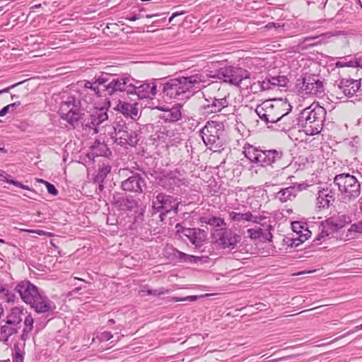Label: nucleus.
<instances>
[{"mask_svg": "<svg viewBox=\"0 0 362 362\" xmlns=\"http://www.w3.org/2000/svg\"><path fill=\"white\" fill-rule=\"evenodd\" d=\"M335 191L327 187L318 191L317 206L319 209L328 208L335 201Z\"/></svg>", "mask_w": 362, "mask_h": 362, "instance_id": "nucleus-19", "label": "nucleus"}, {"mask_svg": "<svg viewBox=\"0 0 362 362\" xmlns=\"http://www.w3.org/2000/svg\"><path fill=\"white\" fill-rule=\"evenodd\" d=\"M113 204L119 211H131L137 206L138 202L132 197H122L117 199L115 198Z\"/></svg>", "mask_w": 362, "mask_h": 362, "instance_id": "nucleus-28", "label": "nucleus"}, {"mask_svg": "<svg viewBox=\"0 0 362 362\" xmlns=\"http://www.w3.org/2000/svg\"><path fill=\"white\" fill-rule=\"evenodd\" d=\"M74 99L73 98H69L66 101L63 102L60 107L62 112L66 111V107L69 108L70 107H72L74 108H76L74 105Z\"/></svg>", "mask_w": 362, "mask_h": 362, "instance_id": "nucleus-42", "label": "nucleus"}, {"mask_svg": "<svg viewBox=\"0 0 362 362\" xmlns=\"http://www.w3.org/2000/svg\"><path fill=\"white\" fill-rule=\"evenodd\" d=\"M229 217L235 222L240 223L241 221L252 222L259 223L262 220L265 219L263 216H254L250 211L245 213H237L231 211L229 213Z\"/></svg>", "mask_w": 362, "mask_h": 362, "instance_id": "nucleus-27", "label": "nucleus"}, {"mask_svg": "<svg viewBox=\"0 0 362 362\" xmlns=\"http://www.w3.org/2000/svg\"><path fill=\"white\" fill-rule=\"evenodd\" d=\"M283 156L281 151L265 150L263 151L261 157L260 165L262 166L272 165L281 160Z\"/></svg>", "mask_w": 362, "mask_h": 362, "instance_id": "nucleus-24", "label": "nucleus"}, {"mask_svg": "<svg viewBox=\"0 0 362 362\" xmlns=\"http://www.w3.org/2000/svg\"><path fill=\"white\" fill-rule=\"evenodd\" d=\"M95 183L97 184V182H95ZM98 188H99L100 192H102L104 189L103 182H98Z\"/></svg>", "mask_w": 362, "mask_h": 362, "instance_id": "nucleus-62", "label": "nucleus"}, {"mask_svg": "<svg viewBox=\"0 0 362 362\" xmlns=\"http://www.w3.org/2000/svg\"><path fill=\"white\" fill-rule=\"evenodd\" d=\"M361 82L352 78H342L334 84L335 92L337 95L341 93L347 97H352L359 89Z\"/></svg>", "mask_w": 362, "mask_h": 362, "instance_id": "nucleus-16", "label": "nucleus"}, {"mask_svg": "<svg viewBox=\"0 0 362 362\" xmlns=\"http://www.w3.org/2000/svg\"><path fill=\"white\" fill-rule=\"evenodd\" d=\"M41 6H42V4H35V5L33 6H31V8H31L33 11H34V10H35V9H37V8H40Z\"/></svg>", "mask_w": 362, "mask_h": 362, "instance_id": "nucleus-63", "label": "nucleus"}, {"mask_svg": "<svg viewBox=\"0 0 362 362\" xmlns=\"http://www.w3.org/2000/svg\"><path fill=\"white\" fill-rule=\"evenodd\" d=\"M41 182L45 185V186L47 187V189L49 194L54 196L57 195L58 190L56 189L54 185L45 180H41Z\"/></svg>", "mask_w": 362, "mask_h": 362, "instance_id": "nucleus-44", "label": "nucleus"}, {"mask_svg": "<svg viewBox=\"0 0 362 362\" xmlns=\"http://www.w3.org/2000/svg\"><path fill=\"white\" fill-rule=\"evenodd\" d=\"M11 176L6 173L4 171L0 170V180L9 183L11 179H9Z\"/></svg>", "mask_w": 362, "mask_h": 362, "instance_id": "nucleus-50", "label": "nucleus"}, {"mask_svg": "<svg viewBox=\"0 0 362 362\" xmlns=\"http://www.w3.org/2000/svg\"><path fill=\"white\" fill-rule=\"evenodd\" d=\"M216 243L223 249H235L241 240V237L231 229L226 228L216 230Z\"/></svg>", "mask_w": 362, "mask_h": 362, "instance_id": "nucleus-13", "label": "nucleus"}, {"mask_svg": "<svg viewBox=\"0 0 362 362\" xmlns=\"http://www.w3.org/2000/svg\"><path fill=\"white\" fill-rule=\"evenodd\" d=\"M291 105L283 100H266L257 105L255 112L267 124L282 121L291 112Z\"/></svg>", "mask_w": 362, "mask_h": 362, "instance_id": "nucleus-3", "label": "nucleus"}, {"mask_svg": "<svg viewBox=\"0 0 362 362\" xmlns=\"http://www.w3.org/2000/svg\"><path fill=\"white\" fill-rule=\"evenodd\" d=\"M107 134L115 139V143L120 146L129 145L134 146L137 144L139 139L136 131L129 129L122 121L109 127Z\"/></svg>", "mask_w": 362, "mask_h": 362, "instance_id": "nucleus-8", "label": "nucleus"}, {"mask_svg": "<svg viewBox=\"0 0 362 362\" xmlns=\"http://www.w3.org/2000/svg\"><path fill=\"white\" fill-rule=\"evenodd\" d=\"M211 97L216 98H223V100H229L230 93L225 88H221V87H219L218 88L217 92L215 93L214 95Z\"/></svg>", "mask_w": 362, "mask_h": 362, "instance_id": "nucleus-40", "label": "nucleus"}, {"mask_svg": "<svg viewBox=\"0 0 362 362\" xmlns=\"http://www.w3.org/2000/svg\"><path fill=\"white\" fill-rule=\"evenodd\" d=\"M320 36H312V37H305L304 39V42H308L310 40H315V39L318 38Z\"/></svg>", "mask_w": 362, "mask_h": 362, "instance_id": "nucleus-60", "label": "nucleus"}, {"mask_svg": "<svg viewBox=\"0 0 362 362\" xmlns=\"http://www.w3.org/2000/svg\"><path fill=\"white\" fill-rule=\"evenodd\" d=\"M21 83H22V82L17 83L16 84H13V85L9 86V87H7V88H6L4 89L1 90H0V95L2 94V93H8L11 88L18 86Z\"/></svg>", "mask_w": 362, "mask_h": 362, "instance_id": "nucleus-54", "label": "nucleus"}, {"mask_svg": "<svg viewBox=\"0 0 362 362\" xmlns=\"http://www.w3.org/2000/svg\"><path fill=\"white\" fill-rule=\"evenodd\" d=\"M112 334L110 332H103L99 336L98 338L101 341H107L112 338Z\"/></svg>", "mask_w": 362, "mask_h": 362, "instance_id": "nucleus-47", "label": "nucleus"}, {"mask_svg": "<svg viewBox=\"0 0 362 362\" xmlns=\"http://www.w3.org/2000/svg\"><path fill=\"white\" fill-rule=\"evenodd\" d=\"M283 27H284V25H281L279 23H269L266 25L265 28L267 29H272V28H276V29H281L282 30L283 29Z\"/></svg>", "mask_w": 362, "mask_h": 362, "instance_id": "nucleus-49", "label": "nucleus"}, {"mask_svg": "<svg viewBox=\"0 0 362 362\" xmlns=\"http://www.w3.org/2000/svg\"><path fill=\"white\" fill-rule=\"evenodd\" d=\"M178 205L177 199L164 193H158L153 199L152 207L155 212H160V217L163 219V216H165L173 210L177 214Z\"/></svg>", "mask_w": 362, "mask_h": 362, "instance_id": "nucleus-11", "label": "nucleus"}, {"mask_svg": "<svg viewBox=\"0 0 362 362\" xmlns=\"http://www.w3.org/2000/svg\"><path fill=\"white\" fill-rule=\"evenodd\" d=\"M120 187L125 192L141 194L146 187V182L140 174L132 173V175L121 182Z\"/></svg>", "mask_w": 362, "mask_h": 362, "instance_id": "nucleus-14", "label": "nucleus"}, {"mask_svg": "<svg viewBox=\"0 0 362 362\" xmlns=\"http://www.w3.org/2000/svg\"><path fill=\"white\" fill-rule=\"evenodd\" d=\"M109 81L103 85V90L105 95H112L117 92H126L127 94H133L135 88L133 86L134 79L127 76H114L109 78Z\"/></svg>", "mask_w": 362, "mask_h": 362, "instance_id": "nucleus-10", "label": "nucleus"}, {"mask_svg": "<svg viewBox=\"0 0 362 362\" xmlns=\"http://www.w3.org/2000/svg\"><path fill=\"white\" fill-rule=\"evenodd\" d=\"M0 152L6 153V151L4 148V146L2 143L0 142Z\"/></svg>", "mask_w": 362, "mask_h": 362, "instance_id": "nucleus-64", "label": "nucleus"}, {"mask_svg": "<svg viewBox=\"0 0 362 362\" xmlns=\"http://www.w3.org/2000/svg\"><path fill=\"white\" fill-rule=\"evenodd\" d=\"M108 115L104 108L95 110L91 115L84 118L82 126L93 130L94 134H107L110 131Z\"/></svg>", "mask_w": 362, "mask_h": 362, "instance_id": "nucleus-9", "label": "nucleus"}, {"mask_svg": "<svg viewBox=\"0 0 362 362\" xmlns=\"http://www.w3.org/2000/svg\"><path fill=\"white\" fill-rule=\"evenodd\" d=\"M141 18H143V16L141 13L134 14V15L130 16L124 17V18L126 20H128V21H134L141 19Z\"/></svg>", "mask_w": 362, "mask_h": 362, "instance_id": "nucleus-52", "label": "nucleus"}, {"mask_svg": "<svg viewBox=\"0 0 362 362\" xmlns=\"http://www.w3.org/2000/svg\"><path fill=\"white\" fill-rule=\"evenodd\" d=\"M224 129V125L222 122L216 121L207 122L204 127L202 129V134H211L220 136Z\"/></svg>", "mask_w": 362, "mask_h": 362, "instance_id": "nucleus-30", "label": "nucleus"}, {"mask_svg": "<svg viewBox=\"0 0 362 362\" xmlns=\"http://www.w3.org/2000/svg\"><path fill=\"white\" fill-rule=\"evenodd\" d=\"M13 362H23V357L22 354L16 352L13 359Z\"/></svg>", "mask_w": 362, "mask_h": 362, "instance_id": "nucleus-53", "label": "nucleus"}, {"mask_svg": "<svg viewBox=\"0 0 362 362\" xmlns=\"http://www.w3.org/2000/svg\"><path fill=\"white\" fill-rule=\"evenodd\" d=\"M7 287V284L5 283L4 279L0 276V293L4 291V289Z\"/></svg>", "mask_w": 362, "mask_h": 362, "instance_id": "nucleus-55", "label": "nucleus"}, {"mask_svg": "<svg viewBox=\"0 0 362 362\" xmlns=\"http://www.w3.org/2000/svg\"><path fill=\"white\" fill-rule=\"evenodd\" d=\"M110 170L111 167L110 165H103V167L100 168L97 175L94 177L93 182H103L108 173H110Z\"/></svg>", "mask_w": 362, "mask_h": 362, "instance_id": "nucleus-36", "label": "nucleus"}, {"mask_svg": "<svg viewBox=\"0 0 362 362\" xmlns=\"http://www.w3.org/2000/svg\"><path fill=\"white\" fill-rule=\"evenodd\" d=\"M186 12L185 11H180V12H175L173 13V17H177V16H181V15H183L185 14Z\"/></svg>", "mask_w": 362, "mask_h": 362, "instance_id": "nucleus-59", "label": "nucleus"}, {"mask_svg": "<svg viewBox=\"0 0 362 362\" xmlns=\"http://www.w3.org/2000/svg\"><path fill=\"white\" fill-rule=\"evenodd\" d=\"M223 99L209 97V99H206V104L203 105V108L207 113L218 112L229 105V100Z\"/></svg>", "mask_w": 362, "mask_h": 362, "instance_id": "nucleus-23", "label": "nucleus"}, {"mask_svg": "<svg viewBox=\"0 0 362 362\" xmlns=\"http://www.w3.org/2000/svg\"><path fill=\"white\" fill-rule=\"evenodd\" d=\"M21 105V103L20 102H16V103H11V104H9L5 107H4L1 110H0V117H4L5 116L10 110V109H13L15 107H18L19 105Z\"/></svg>", "mask_w": 362, "mask_h": 362, "instance_id": "nucleus-41", "label": "nucleus"}, {"mask_svg": "<svg viewBox=\"0 0 362 362\" xmlns=\"http://www.w3.org/2000/svg\"><path fill=\"white\" fill-rule=\"evenodd\" d=\"M141 296H144L146 293L148 295V288L146 289V286H144L141 291H139Z\"/></svg>", "mask_w": 362, "mask_h": 362, "instance_id": "nucleus-58", "label": "nucleus"}, {"mask_svg": "<svg viewBox=\"0 0 362 362\" xmlns=\"http://www.w3.org/2000/svg\"><path fill=\"white\" fill-rule=\"evenodd\" d=\"M23 320L24 327L21 337L25 341L33 329V317L23 306L13 307L9 310L6 320L7 324L21 328Z\"/></svg>", "mask_w": 362, "mask_h": 362, "instance_id": "nucleus-7", "label": "nucleus"}, {"mask_svg": "<svg viewBox=\"0 0 362 362\" xmlns=\"http://www.w3.org/2000/svg\"><path fill=\"white\" fill-rule=\"evenodd\" d=\"M334 184L338 187L344 202H350L358 198L361 194V184L356 177L349 173L337 175Z\"/></svg>", "mask_w": 362, "mask_h": 362, "instance_id": "nucleus-5", "label": "nucleus"}, {"mask_svg": "<svg viewBox=\"0 0 362 362\" xmlns=\"http://www.w3.org/2000/svg\"><path fill=\"white\" fill-rule=\"evenodd\" d=\"M202 139H203L204 144L206 146H211L214 145L219 140L218 136H216V135L213 136V135H211L209 134H202Z\"/></svg>", "mask_w": 362, "mask_h": 362, "instance_id": "nucleus-38", "label": "nucleus"}, {"mask_svg": "<svg viewBox=\"0 0 362 362\" xmlns=\"http://www.w3.org/2000/svg\"><path fill=\"white\" fill-rule=\"evenodd\" d=\"M199 298V296H189L183 298V300H185V301L186 300L195 301Z\"/></svg>", "mask_w": 362, "mask_h": 362, "instance_id": "nucleus-56", "label": "nucleus"}, {"mask_svg": "<svg viewBox=\"0 0 362 362\" xmlns=\"http://www.w3.org/2000/svg\"><path fill=\"white\" fill-rule=\"evenodd\" d=\"M27 231L29 232V233H37V234H38L40 235H45V231L41 230H28Z\"/></svg>", "mask_w": 362, "mask_h": 362, "instance_id": "nucleus-57", "label": "nucleus"}, {"mask_svg": "<svg viewBox=\"0 0 362 362\" xmlns=\"http://www.w3.org/2000/svg\"><path fill=\"white\" fill-rule=\"evenodd\" d=\"M326 110L319 105H311L301 112L299 122L303 131L310 136L319 134L325 120Z\"/></svg>", "mask_w": 362, "mask_h": 362, "instance_id": "nucleus-4", "label": "nucleus"}, {"mask_svg": "<svg viewBox=\"0 0 362 362\" xmlns=\"http://www.w3.org/2000/svg\"><path fill=\"white\" fill-rule=\"evenodd\" d=\"M139 82H136V84L133 83L135 88L133 94H136L139 98H150L153 99L157 93V85L155 82H143L137 86Z\"/></svg>", "mask_w": 362, "mask_h": 362, "instance_id": "nucleus-17", "label": "nucleus"}, {"mask_svg": "<svg viewBox=\"0 0 362 362\" xmlns=\"http://www.w3.org/2000/svg\"><path fill=\"white\" fill-rule=\"evenodd\" d=\"M292 228L294 232L301 233L302 230L300 229H303V227L300 225V222L296 221L292 223Z\"/></svg>", "mask_w": 362, "mask_h": 362, "instance_id": "nucleus-48", "label": "nucleus"}, {"mask_svg": "<svg viewBox=\"0 0 362 362\" xmlns=\"http://www.w3.org/2000/svg\"><path fill=\"white\" fill-rule=\"evenodd\" d=\"M161 110L160 118L165 122H175L182 117L181 105L179 104L173 105L171 108H158Z\"/></svg>", "mask_w": 362, "mask_h": 362, "instance_id": "nucleus-22", "label": "nucleus"}, {"mask_svg": "<svg viewBox=\"0 0 362 362\" xmlns=\"http://www.w3.org/2000/svg\"><path fill=\"white\" fill-rule=\"evenodd\" d=\"M209 81H210L209 78H215L223 80L226 83H228L230 84L234 85L235 86L241 87L242 86H245L246 88L249 86L250 83H247V81L250 79V73L242 68L235 67V66H226L221 68L217 74L209 76ZM210 82H209V84Z\"/></svg>", "mask_w": 362, "mask_h": 362, "instance_id": "nucleus-6", "label": "nucleus"}, {"mask_svg": "<svg viewBox=\"0 0 362 362\" xmlns=\"http://www.w3.org/2000/svg\"><path fill=\"white\" fill-rule=\"evenodd\" d=\"M82 114L79 109L71 107L66 113L62 112V118L66 120L71 125H74L79 119H82Z\"/></svg>", "mask_w": 362, "mask_h": 362, "instance_id": "nucleus-33", "label": "nucleus"}, {"mask_svg": "<svg viewBox=\"0 0 362 362\" xmlns=\"http://www.w3.org/2000/svg\"><path fill=\"white\" fill-rule=\"evenodd\" d=\"M272 229V226L269 224L266 229L261 228H250L247 229V233L252 240H258L262 242L271 241L273 237L271 233Z\"/></svg>", "mask_w": 362, "mask_h": 362, "instance_id": "nucleus-21", "label": "nucleus"}, {"mask_svg": "<svg viewBox=\"0 0 362 362\" xmlns=\"http://www.w3.org/2000/svg\"><path fill=\"white\" fill-rule=\"evenodd\" d=\"M178 233H182L194 245L196 249L200 248L206 241V233L200 228H183L180 224L176 225Z\"/></svg>", "mask_w": 362, "mask_h": 362, "instance_id": "nucleus-15", "label": "nucleus"}, {"mask_svg": "<svg viewBox=\"0 0 362 362\" xmlns=\"http://www.w3.org/2000/svg\"><path fill=\"white\" fill-rule=\"evenodd\" d=\"M176 257L180 259L182 262H192V259H199V257H196V256H194V255H187V254H185L182 252H180V251H178L177 250L176 251Z\"/></svg>", "mask_w": 362, "mask_h": 362, "instance_id": "nucleus-39", "label": "nucleus"}, {"mask_svg": "<svg viewBox=\"0 0 362 362\" xmlns=\"http://www.w3.org/2000/svg\"><path fill=\"white\" fill-rule=\"evenodd\" d=\"M9 184L13 185H15V186H16V187H20V188H21V189H29L28 186L25 185H23V184L21 183V182H18V181H16V180H11L9 181Z\"/></svg>", "mask_w": 362, "mask_h": 362, "instance_id": "nucleus-51", "label": "nucleus"}, {"mask_svg": "<svg viewBox=\"0 0 362 362\" xmlns=\"http://www.w3.org/2000/svg\"><path fill=\"white\" fill-rule=\"evenodd\" d=\"M0 298L7 303H14L16 299V296L9 291L8 286L0 293Z\"/></svg>", "mask_w": 362, "mask_h": 362, "instance_id": "nucleus-37", "label": "nucleus"}, {"mask_svg": "<svg viewBox=\"0 0 362 362\" xmlns=\"http://www.w3.org/2000/svg\"><path fill=\"white\" fill-rule=\"evenodd\" d=\"M337 67H362V58L354 57L350 60L344 58L341 61H338L336 63Z\"/></svg>", "mask_w": 362, "mask_h": 362, "instance_id": "nucleus-34", "label": "nucleus"}, {"mask_svg": "<svg viewBox=\"0 0 362 362\" xmlns=\"http://www.w3.org/2000/svg\"><path fill=\"white\" fill-rule=\"evenodd\" d=\"M117 110L126 117L135 119L138 115L136 103H129L119 101L117 105Z\"/></svg>", "mask_w": 362, "mask_h": 362, "instance_id": "nucleus-29", "label": "nucleus"}, {"mask_svg": "<svg viewBox=\"0 0 362 362\" xmlns=\"http://www.w3.org/2000/svg\"><path fill=\"white\" fill-rule=\"evenodd\" d=\"M168 292V291L163 287L159 288L158 289H148V295H153L156 296L165 294Z\"/></svg>", "mask_w": 362, "mask_h": 362, "instance_id": "nucleus-45", "label": "nucleus"}, {"mask_svg": "<svg viewBox=\"0 0 362 362\" xmlns=\"http://www.w3.org/2000/svg\"><path fill=\"white\" fill-rule=\"evenodd\" d=\"M107 76V74L103 73L100 76L95 77L93 82L86 81L84 87L90 89L98 97L103 96V85L109 81Z\"/></svg>", "mask_w": 362, "mask_h": 362, "instance_id": "nucleus-20", "label": "nucleus"}, {"mask_svg": "<svg viewBox=\"0 0 362 362\" xmlns=\"http://www.w3.org/2000/svg\"><path fill=\"white\" fill-rule=\"evenodd\" d=\"M204 223H207L213 227H217V228H221L226 227V223L225 222L224 219L221 217H216V216H211L210 218H204L203 221Z\"/></svg>", "mask_w": 362, "mask_h": 362, "instance_id": "nucleus-35", "label": "nucleus"}, {"mask_svg": "<svg viewBox=\"0 0 362 362\" xmlns=\"http://www.w3.org/2000/svg\"><path fill=\"white\" fill-rule=\"evenodd\" d=\"M341 226L339 224L334 223L332 220L328 219L322 225L321 232L314 239L313 242L316 245H320L322 239L329 236L330 234L337 231Z\"/></svg>", "mask_w": 362, "mask_h": 362, "instance_id": "nucleus-25", "label": "nucleus"}, {"mask_svg": "<svg viewBox=\"0 0 362 362\" xmlns=\"http://www.w3.org/2000/svg\"><path fill=\"white\" fill-rule=\"evenodd\" d=\"M361 329H362V324L355 327L354 330L349 331V332L344 333V334L339 336V337L334 339L333 341H336L340 339L349 336V334H353L354 332H357Z\"/></svg>", "mask_w": 362, "mask_h": 362, "instance_id": "nucleus-46", "label": "nucleus"}, {"mask_svg": "<svg viewBox=\"0 0 362 362\" xmlns=\"http://www.w3.org/2000/svg\"><path fill=\"white\" fill-rule=\"evenodd\" d=\"M262 152V150L258 149L250 144L244 146L243 153L245 156L252 163H256L260 165Z\"/></svg>", "mask_w": 362, "mask_h": 362, "instance_id": "nucleus-31", "label": "nucleus"}, {"mask_svg": "<svg viewBox=\"0 0 362 362\" xmlns=\"http://www.w3.org/2000/svg\"><path fill=\"white\" fill-rule=\"evenodd\" d=\"M208 84V74L198 73L187 77L170 79L161 86L163 98L182 100L186 93L200 90Z\"/></svg>", "mask_w": 362, "mask_h": 362, "instance_id": "nucleus-1", "label": "nucleus"}, {"mask_svg": "<svg viewBox=\"0 0 362 362\" xmlns=\"http://www.w3.org/2000/svg\"><path fill=\"white\" fill-rule=\"evenodd\" d=\"M288 83V78L285 76H270L262 82H259L262 90H269L274 87H285Z\"/></svg>", "mask_w": 362, "mask_h": 362, "instance_id": "nucleus-26", "label": "nucleus"}, {"mask_svg": "<svg viewBox=\"0 0 362 362\" xmlns=\"http://www.w3.org/2000/svg\"><path fill=\"white\" fill-rule=\"evenodd\" d=\"M19 329L20 328L16 326L8 325L6 322V324L1 327L0 340L7 344L8 338L16 334Z\"/></svg>", "mask_w": 362, "mask_h": 362, "instance_id": "nucleus-32", "label": "nucleus"}, {"mask_svg": "<svg viewBox=\"0 0 362 362\" xmlns=\"http://www.w3.org/2000/svg\"><path fill=\"white\" fill-rule=\"evenodd\" d=\"M172 300L174 302L185 301V300H183V298L178 297H173Z\"/></svg>", "mask_w": 362, "mask_h": 362, "instance_id": "nucleus-61", "label": "nucleus"}, {"mask_svg": "<svg viewBox=\"0 0 362 362\" xmlns=\"http://www.w3.org/2000/svg\"><path fill=\"white\" fill-rule=\"evenodd\" d=\"M306 187L305 184H298L281 189L276 194L275 198L281 202L291 201L296 197L298 192L305 189Z\"/></svg>", "mask_w": 362, "mask_h": 362, "instance_id": "nucleus-18", "label": "nucleus"}, {"mask_svg": "<svg viewBox=\"0 0 362 362\" xmlns=\"http://www.w3.org/2000/svg\"><path fill=\"white\" fill-rule=\"evenodd\" d=\"M300 87L304 95H319L324 92V82L319 75L305 74Z\"/></svg>", "mask_w": 362, "mask_h": 362, "instance_id": "nucleus-12", "label": "nucleus"}, {"mask_svg": "<svg viewBox=\"0 0 362 362\" xmlns=\"http://www.w3.org/2000/svg\"><path fill=\"white\" fill-rule=\"evenodd\" d=\"M14 290L19 294L21 300L37 313H53L56 308L54 302L28 280L18 282Z\"/></svg>", "mask_w": 362, "mask_h": 362, "instance_id": "nucleus-2", "label": "nucleus"}, {"mask_svg": "<svg viewBox=\"0 0 362 362\" xmlns=\"http://www.w3.org/2000/svg\"><path fill=\"white\" fill-rule=\"evenodd\" d=\"M349 232L351 233H362V220L356 223L352 224L349 229Z\"/></svg>", "mask_w": 362, "mask_h": 362, "instance_id": "nucleus-43", "label": "nucleus"}]
</instances>
